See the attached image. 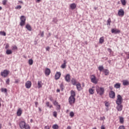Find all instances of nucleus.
Segmentation results:
<instances>
[{"label": "nucleus", "mask_w": 129, "mask_h": 129, "mask_svg": "<svg viewBox=\"0 0 129 129\" xmlns=\"http://www.w3.org/2000/svg\"><path fill=\"white\" fill-rule=\"evenodd\" d=\"M96 91L97 94H99L100 96H102V95L104 94V92L105 91L104 88L99 86L96 87Z\"/></svg>", "instance_id": "1"}, {"label": "nucleus", "mask_w": 129, "mask_h": 129, "mask_svg": "<svg viewBox=\"0 0 129 129\" xmlns=\"http://www.w3.org/2000/svg\"><path fill=\"white\" fill-rule=\"evenodd\" d=\"M90 80L94 84H97L98 83L99 80L96 78L94 75H92L90 76Z\"/></svg>", "instance_id": "2"}, {"label": "nucleus", "mask_w": 129, "mask_h": 129, "mask_svg": "<svg viewBox=\"0 0 129 129\" xmlns=\"http://www.w3.org/2000/svg\"><path fill=\"white\" fill-rule=\"evenodd\" d=\"M9 74H10V71L8 70H5L1 72V75L2 76V77L6 78V77H8V76H9Z\"/></svg>", "instance_id": "3"}, {"label": "nucleus", "mask_w": 129, "mask_h": 129, "mask_svg": "<svg viewBox=\"0 0 129 129\" xmlns=\"http://www.w3.org/2000/svg\"><path fill=\"white\" fill-rule=\"evenodd\" d=\"M20 21V26H21V27H23V26H25V24H26V17H25L24 16H21Z\"/></svg>", "instance_id": "4"}, {"label": "nucleus", "mask_w": 129, "mask_h": 129, "mask_svg": "<svg viewBox=\"0 0 129 129\" xmlns=\"http://www.w3.org/2000/svg\"><path fill=\"white\" fill-rule=\"evenodd\" d=\"M122 97L120 95H118L117 96V100L116 101V104H121L123 101Z\"/></svg>", "instance_id": "5"}, {"label": "nucleus", "mask_w": 129, "mask_h": 129, "mask_svg": "<svg viewBox=\"0 0 129 129\" xmlns=\"http://www.w3.org/2000/svg\"><path fill=\"white\" fill-rule=\"evenodd\" d=\"M69 102L71 105H72L73 104L75 103V97H70L69 98Z\"/></svg>", "instance_id": "6"}, {"label": "nucleus", "mask_w": 129, "mask_h": 129, "mask_svg": "<svg viewBox=\"0 0 129 129\" xmlns=\"http://www.w3.org/2000/svg\"><path fill=\"white\" fill-rule=\"evenodd\" d=\"M27 124H26V121H21L19 123V126L21 129H24L25 128V126Z\"/></svg>", "instance_id": "7"}, {"label": "nucleus", "mask_w": 129, "mask_h": 129, "mask_svg": "<svg viewBox=\"0 0 129 129\" xmlns=\"http://www.w3.org/2000/svg\"><path fill=\"white\" fill-rule=\"evenodd\" d=\"M109 96L110 98L114 99L115 98V93L113 91H110L109 93Z\"/></svg>", "instance_id": "8"}, {"label": "nucleus", "mask_w": 129, "mask_h": 129, "mask_svg": "<svg viewBox=\"0 0 129 129\" xmlns=\"http://www.w3.org/2000/svg\"><path fill=\"white\" fill-rule=\"evenodd\" d=\"M118 15L119 16V17H121L124 16V11L123 9L119 10V11H118Z\"/></svg>", "instance_id": "9"}, {"label": "nucleus", "mask_w": 129, "mask_h": 129, "mask_svg": "<svg viewBox=\"0 0 129 129\" xmlns=\"http://www.w3.org/2000/svg\"><path fill=\"white\" fill-rule=\"evenodd\" d=\"M31 86H32V82L30 81H28L25 83V87L28 89L31 88Z\"/></svg>", "instance_id": "10"}, {"label": "nucleus", "mask_w": 129, "mask_h": 129, "mask_svg": "<svg viewBox=\"0 0 129 129\" xmlns=\"http://www.w3.org/2000/svg\"><path fill=\"white\" fill-rule=\"evenodd\" d=\"M61 77V73L57 72L55 75L54 78L55 80H58Z\"/></svg>", "instance_id": "11"}, {"label": "nucleus", "mask_w": 129, "mask_h": 129, "mask_svg": "<svg viewBox=\"0 0 129 129\" xmlns=\"http://www.w3.org/2000/svg\"><path fill=\"white\" fill-rule=\"evenodd\" d=\"M65 80L67 81V82H70L71 80V76H70V74H67L65 77Z\"/></svg>", "instance_id": "12"}, {"label": "nucleus", "mask_w": 129, "mask_h": 129, "mask_svg": "<svg viewBox=\"0 0 129 129\" xmlns=\"http://www.w3.org/2000/svg\"><path fill=\"white\" fill-rule=\"evenodd\" d=\"M44 73L46 76H49V75H50L51 74V70H50V69L46 68Z\"/></svg>", "instance_id": "13"}, {"label": "nucleus", "mask_w": 129, "mask_h": 129, "mask_svg": "<svg viewBox=\"0 0 129 129\" xmlns=\"http://www.w3.org/2000/svg\"><path fill=\"white\" fill-rule=\"evenodd\" d=\"M111 33L112 34H119V33H120V30L116 29H112L111 30Z\"/></svg>", "instance_id": "14"}, {"label": "nucleus", "mask_w": 129, "mask_h": 129, "mask_svg": "<svg viewBox=\"0 0 129 129\" xmlns=\"http://www.w3.org/2000/svg\"><path fill=\"white\" fill-rule=\"evenodd\" d=\"M117 106H116V109L118 110V111H121L122 110V107L123 106L121 105V104H117Z\"/></svg>", "instance_id": "15"}, {"label": "nucleus", "mask_w": 129, "mask_h": 129, "mask_svg": "<svg viewBox=\"0 0 129 129\" xmlns=\"http://www.w3.org/2000/svg\"><path fill=\"white\" fill-rule=\"evenodd\" d=\"M76 85L77 86V89L78 90V91H80L82 90V87H81V83H78Z\"/></svg>", "instance_id": "16"}, {"label": "nucleus", "mask_w": 129, "mask_h": 129, "mask_svg": "<svg viewBox=\"0 0 129 129\" xmlns=\"http://www.w3.org/2000/svg\"><path fill=\"white\" fill-rule=\"evenodd\" d=\"M94 88H95V87H92V88H90L89 89V92L90 94H94V91H95V90H94Z\"/></svg>", "instance_id": "17"}, {"label": "nucleus", "mask_w": 129, "mask_h": 129, "mask_svg": "<svg viewBox=\"0 0 129 129\" xmlns=\"http://www.w3.org/2000/svg\"><path fill=\"white\" fill-rule=\"evenodd\" d=\"M22 113L23 110L21 108H19L17 112L18 116H21V115H22Z\"/></svg>", "instance_id": "18"}, {"label": "nucleus", "mask_w": 129, "mask_h": 129, "mask_svg": "<svg viewBox=\"0 0 129 129\" xmlns=\"http://www.w3.org/2000/svg\"><path fill=\"white\" fill-rule=\"evenodd\" d=\"M70 7L72 10H75V9H76V4L75 3H73L70 5Z\"/></svg>", "instance_id": "19"}, {"label": "nucleus", "mask_w": 129, "mask_h": 129, "mask_svg": "<svg viewBox=\"0 0 129 129\" xmlns=\"http://www.w3.org/2000/svg\"><path fill=\"white\" fill-rule=\"evenodd\" d=\"M66 63H67V62L66 61V60H64L63 63L61 64L60 67V68H62V69H65V68H66Z\"/></svg>", "instance_id": "20"}, {"label": "nucleus", "mask_w": 129, "mask_h": 129, "mask_svg": "<svg viewBox=\"0 0 129 129\" xmlns=\"http://www.w3.org/2000/svg\"><path fill=\"white\" fill-rule=\"evenodd\" d=\"M122 84L124 86H126V85H129V82L127 80H123Z\"/></svg>", "instance_id": "21"}, {"label": "nucleus", "mask_w": 129, "mask_h": 129, "mask_svg": "<svg viewBox=\"0 0 129 129\" xmlns=\"http://www.w3.org/2000/svg\"><path fill=\"white\" fill-rule=\"evenodd\" d=\"M25 28L28 30V31H29L30 32L32 31V27H31V25H30V24H27Z\"/></svg>", "instance_id": "22"}, {"label": "nucleus", "mask_w": 129, "mask_h": 129, "mask_svg": "<svg viewBox=\"0 0 129 129\" xmlns=\"http://www.w3.org/2000/svg\"><path fill=\"white\" fill-rule=\"evenodd\" d=\"M103 72L104 73L105 75L106 76H107L108 75H109V71L108 70H107V69H104L103 71Z\"/></svg>", "instance_id": "23"}, {"label": "nucleus", "mask_w": 129, "mask_h": 129, "mask_svg": "<svg viewBox=\"0 0 129 129\" xmlns=\"http://www.w3.org/2000/svg\"><path fill=\"white\" fill-rule=\"evenodd\" d=\"M104 42V37L103 36L101 37L99 39V43L103 44Z\"/></svg>", "instance_id": "24"}, {"label": "nucleus", "mask_w": 129, "mask_h": 129, "mask_svg": "<svg viewBox=\"0 0 129 129\" xmlns=\"http://www.w3.org/2000/svg\"><path fill=\"white\" fill-rule=\"evenodd\" d=\"M71 97H75V96L76 95V94L75 93V91L72 90L71 92Z\"/></svg>", "instance_id": "25"}, {"label": "nucleus", "mask_w": 129, "mask_h": 129, "mask_svg": "<svg viewBox=\"0 0 129 129\" xmlns=\"http://www.w3.org/2000/svg\"><path fill=\"white\" fill-rule=\"evenodd\" d=\"M13 53V51L11 49H7L6 50V54L7 55H11V54Z\"/></svg>", "instance_id": "26"}, {"label": "nucleus", "mask_w": 129, "mask_h": 129, "mask_svg": "<svg viewBox=\"0 0 129 129\" xmlns=\"http://www.w3.org/2000/svg\"><path fill=\"white\" fill-rule=\"evenodd\" d=\"M115 88H116L117 89L118 88H120V83H116L114 85Z\"/></svg>", "instance_id": "27"}, {"label": "nucleus", "mask_w": 129, "mask_h": 129, "mask_svg": "<svg viewBox=\"0 0 129 129\" xmlns=\"http://www.w3.org/2000/svg\"><path fill=\"white\" fill-rule=\"evenodd\" d=\"M72 84H73V85H77V82H76V80H75V79H72Z\"/></svg>", "instance_id": "28"}, {"label": "nucleus", "mask_w": 129, "mask_h": 129, "mask_svg": "<svg viewBox=\"0 0 129 129\" xmlns=\"http://www.w3.org/2000/svg\"><path fill=\"white\" fill-rule=\"evenodd\" d=\"M52 128L53 129H58L59 128V126L57 124H53L52 125Z\"/></svg>", "instance_id": "29"}, {"label": "nucleus", "mask_w": 129, "mask_h": 129, "mask_svg": "<svg viewBox=\"0 0 129 129\" xmlns=\"http://www.w3.org/2000/svg\"><path fill=\"white\" fill-rule=\"evenodd\" d=\"M98 70L100 72L103 71L104 70V68H103V66H100L98 67Z\"/></svg>", "instance_id": "30"}, {"label": "nucleus", "mask_w": 129, "mask_h": 129, "mask_svg": "<svg viewBox=\"0 0 129 129\" xmlns=\"http://www.w3.org/2000/svg\"><path fill=\"white\" fill-rule=\"evenodd\" d=\"M38 88H42V81H39L38 82Z\"/></svg>", "instance_id": "31"}, {"label": "nucleus", "mask_w": 129, "mask_h": 129, "mask_svg": "<svg viewBox=\"0 0 129 129\" xmlns=\"http://www.w3.org/2000/svg\"><path fill=\"white\" fill-rule=\"evenodd\" d=\"M110 23H111V19H110V18H109L107 21V26H110Z\"/></svg>", "instance_id": "32"}, {"label": "nucleus", "mask_w": 129, "mask_h": 129, "mask_svg": "<svg viewBox=\"0 0 129 129\" xmlns=\"http://www.w3.org/2000/svg\"><path fill=\"white\" fill-rule=\"evenodd\" d=\"M1 91H2V92H5V93H7L8 89H7L6 88H1Z\"/></svg>", "instance_id": "33"}, {"label": "nucleus", "mask_w": 129, "mask_h": 129, "mask_svg": "<svg viewBox=\"0 0 129 129\" xmlns=\"http://www.w3.org/2000/svg\"><path fill=\"white\" fill-rule=\"evenodd\" d=\"M120 2L123 6L126 5V1L125 0H120Z\"/></svg>", "instance_id": "34"}, {"label": "nucleus", "mask_w": 129, "mask_h": 129, "mask_svg": "<svg viewBox=\"0 0 129 129\" xmlns=\"http://www.w3.org/2000/svg\"><path fill=\"white\" fill-rule=\"evenodd\" d=\"M0 35L1 36H6L7 34L5 31H0Z\"/></svg>", "instance_id": "35"}, {"label": "nucleus", "mask_w": 129, "mask_h": 129, "mask_svg": "<svg viewBox=\"0 0 129 129\" xmlns=\"http://www.w3.org/2000/svg\"><path fill=\"white\" fill-rule=\"evenodd\" d=\"M24 128L25 129H31V126H30V125H29V124H26V125H25Z\"/></svg>", "instance_id": "36"}, {"label": "nucleus", "mask_w": 129, "mask_h": 129, "mask_svg": "<svg viewBox=\"0 0 129 129\" xmlns=\"http://www.w3.org/2000/svg\"><path fill=\"white\" fill-rule=\"evenodd\" d=\"M7 3H8V0H3L2 2L3 6H6V5H7Z\"/></svg>", "instance_id": "37"}, {"label": "nucleus", "mask_w": 129, "mask_h": 129, "mask_svg": "<svg viewBox=\"0 0 129 129\" xmlns=\"http://www.w3.org/2000/svg\"><path fill=\"white\" fill-rule=\"evenodd\" d=\"M28 63H29V65H33V59H29L28 61Z\"/></svg>", "instance_id": "38"}, {"label": "nucleus", "mask_w": 129, "mask_h": 129, "mask_svg": "<svg viewBox=\"0 0 129 129\" xmlns=\"http://www.w3.org/2000/svg\"><path fill=\"white\" fill-rule=\"evenodd\" d=\"M16 10H21L22 9V6L18 5L15 7Z\"/></svg>", "instance_id": "39"}, {"label": "nucleus", "mask_w": 129, "mask_h": 129, "mask_svg": "<svg viewBox=\"0 0 129 129\" xmlns=\"http://www.w3.org/2000/svg\"><path fill=\"white\" fill-rule=\"evenodd\" d=\"M74 112L73 111H71L70 113V116H71V117H73L74 116Z\"/></svg>", "instance_id": "40"}, {"label": "nucleus", "mask_w": 129, "mask_h": 129, "mask_svg": "<svg viewBox=\"0 0 129 129\" xmlns=\"http://www.w3.org/2000/svg\"><path fill=\"white\" fill-rule=\"evenodd\" d=\"M53 104L54 105H57V106H58L59 107H60V105H59V104L57 102H56V101H54L53 102Z\"/></svg>", "instance_id": "41"}, {"label": "nucleus", "mask_w": 129, "mask_h": 129, "mask_svg": "<svg viewBox=\"0 0 129 129\" xmlns=\"http://www.w3.org/2000/svg\"><path fill=\"white\" fill-rule=\"evenodd\" d=\"M12 50H18V47H17V46L16 45L12 46Z\"/></svg>", "instance_id": "42"}, {"label": "nucleus", "mask_w": 129, "mask_h": 129, "mask_svg": "<svg viewBox=\"0 0 129 129\" xmlns=\"http://www.w3.org/2000/svg\"><path fill=\"white\" fill-rule=\"evenodd\" d=\"M119 121H120V123H122L123 122V118L120 117L119 118Z\"/></svg>", "instance_id": "43"}, {"label": "nucleus", "mask_w": 129, "mask_h": 129, "mask_svg": "<svg viewBox=\"0 0 129 129\" xmlns=\"http://www.w3.org/2000/svg\"><path fill=\"white\" fill-rule=\"evenodd\" d=\"M53 115L54 116V117H57V112L54 111Z\"/></svg>", "instance_id": "44"}, {"label": "nucleus", "mask_w": 129, "mask_h": 129, "mask_svg": "<svg viewBox=\"0 0 129 129\" xmlns=\"http://www.w3.org/2000/svg\"><path fill=\"white\" fill-rule=\"evenodd\" d=\"M6 84H8V85H10V79H8L6 80Z\"/></svg>", "instance_id": "45"}, {"label": "nucleus", "mask_w": 129, "mask_h": 129, "mask_svg": "<svg viewBox=\"0 0 129 129\" xmlns=\"http://www.w3.org/2000/svg\"><path fill=\"white\" fill-rule=\"evenodd\" d=\"M118 129H125L124 126H123V125H120V126H119V127H118Z\"/></svg>", "instance_id": "46"}, {"label": "nucleus", "mask_w": 129, "mask_h": 129, "mask_svg": "<svg viewBox=\"0 0 129 129\" xmlns=\"http://www.w3.org/2000/svg\"><path fill=\"white\" fill-rule=\"evenodd\" d=\"M49 100H50V101H54V99L52 97V96H50L49 97Z\"/></svg>", "instance_id": "47"}, {"label": "nucleus", "mask_w": 129, "mask_h": 129, "mask_svg": "<svg viewBox=\"0 0 129 129\" xmlns=\"http://www.w3.org/2000/svg\"><path fill=\"white\" fill-rule=\"evenodd\" d=\"M105 105L106 106V107H108V106H109V104H108V102H105Z\"/></svg>", "instance_id": "48"}, {"label": "nucleus", "mask_w": 129, "mask_h": 129, "mask_svg": "<svg viewBox=\"0 0 129 129\" xmlns=\"http://www.w3.org/2000/svg\"><path fill=\"white\" fill-rule=\"evenodd\" d=\"M10 47V45L9 44H7L5 46V49H9V47Z\"/></svg>", "instance_id": "49"}, {"label": "nucleus", "mask_w": 129, "mask_h": 129, "mask_svg": "<svg viewBox=\"0 0 129 129\" xmlns=\"http://www.w3.org/2000/svg\"><path fill=\"white\" fill-rule=\"evenodd\" d=\"M46 105H47V107H49V106H50V103L49 102H46Z\"/></svg>", "instance_id": "50"}, {"label": "nucleus", "mask_w": 129, "mask_h": 129, "mask_svg": "<svg viewBox=\"0 0 129 129\" xmlns=\"http://www.w3.org/2000/svg\"><path fill=\"white\" fill-rule=\"evenodd\" d=\"M44 129H50V126L48 125L45 126Z\"/></svg>", "instance_id": "51"}, {"label": "nucleus", "mask_w": 129, "mask_h": 129, "mask_svg": "<svg viewBox=\"0 0 129 129\" xmlns=\"http://www.w3.org/2000/svg\"><path fill=\"white\" fill-rule=\"evenodd\" d=\"M100 119L101 120H104V119H105V117H104V116L101 117Z\"/></svg>", "instance_id": "52"}, {"label": "nucleus", "mask_w": 129, "mask_h": 129, "mask_svg": "<svg viewBox=\"0 0 129 129\" xmlns=\"http://www.w3.org/2000/svg\"><path fill=\"white\" fill-rule=\"evenodd\" d=\"M108 51L109 52V53H111L112 52V50L110 48H108Z\"/></svg>", "instance_id": "53"}, {"label": "nucleus", "mask_w": 129, "mask_h": 129, "mask_svg": "<svg viewBox=\"0 0 129 129\" xmlns=\"http://www.w3.org/2000/svg\"><path fill=\"white\" fill-rule=\"evenodd\" d=\"M101 129H105V126L104 125H102L101 126Z\"/></svg>", "instance_id": "54"}, {"label": "nucleus", "mask_w": 129, "mask_h": 129, "mask_svg": "<svg viewBox=\"0 0 129 129\" xmlns=\"http://www.w3.org/2000/svg\"><path fill=\"white\" fill-rule=\"evenodd\" d=\"M41 37H44V31H43L41 33Z\"/></svg>", "instance_id": "55"}, {"label": "nucleus", "mask_w": 129, "mask_h": 129, "mask_svg": "<svg viewBox=\"0 0 129 129\" xmlns=\"http://www.w3.org/2000/svg\"><path fill=\"white\" fill-rule=\"evenodd\" d=\"M126 55H127V59H129V52L126 53Z\"/></svg>", "instance_id": "56"}, {"label": "nucleus", "mask_w": 129, "mask_h": 129, "mask_svg": "<svg viewBox=\"0 0 129 129\" xmlns=\"http://www.w3.org/2000/svg\"><path fill=\"white\" fill-rule=\"evenodd\" d=\"M19 82H20V80H15V83H19Z\"/></svg>", "instance_id": "57"}, {"label": "nucleus", "mask_w": 129, "mask_h": 129, "mask_svg": "<svg viewBox=\"0 0 129 129\" xmlns=\"http://www.w3.org/2000/svg\"><path fill=\"white\" fill-rule=\"evenodd\" d=\"M46 51H49L50 50V47L48 46L47 47H46Z\"/></svg>", "instance_id": "58"}, {"label": "nucleus", "mask_w": 129, "mask_h": 129, "mask_svg": "<svg viewBox=\"0 0 129 129\" xmlns=\"http://www.w3.org/2000/svg\"><path fill=\"white\" fill-rule=\"evenodd\" d=\"M2 98H0V107L2 106Z\"/></svg>", "instance_id": "59"}, {"label": "nucleus", "mask_w": 129, "mask_h": 129, "mask_svg": "<svg viewBox=\"0 0 129 129\" xmlns=\"http://www.w3.org/2000/svg\"><path fill=\"white\" fill-rule=\"evenodd\" d=\"M48 107H49V108H52V107H53V105H50Z\"/></svg>", "instance_id": "60"}, {"label": "nucleus", "mask_w": 129, "mask_h": 129, "mask_svg": "<svg viewBox=\"0 0 129 129\" xmlns=\"http://www.w3.org/2000/svg\"><path fill=\"white\" fill-rule=\"evenodd\" d=\"M67 129H71V126H68L67 127Z\"/></svg>", "instance_id": "61"}, {"label": "nucleus", "mask_w": 129, "mask_h": 129, "mask_svg": "<svg viewBox=\"0 0 129 129\" xmlns=\"http://www.w3.org/2000/svg\"><path fill=\"white\" fill-rule=\"evenodd\" d=\"M109 89H110V90H112V89H113L112 87H109Z\"/></svg>", "instance_id": "62"}, {"label": "nucleus", "mask_w": 129, "mask_h": 129, "mask_svg": "<svg viewBox=\"0 0 129 129\" xmlns=\"http://www.w3.org/2000/svg\"><path fill=\"white\" fill-rule=\"evenodd\" d=\"M41 2V0H36V3H40Z\"/></svg>", "instance_id": "63"}, {"label": "nucleus", "mask_w": 129, "mask_h": 129, "mask_svg": "<svg viewBox=\"0 0 129 129\" xmlns=\"http://www.w3.org/2000/svg\"><path fill=\"white\" fill-rule=\"evenodd\" d=\"M56 91H57V92H60V90H59V89H57V90H56Z\"/></svg>", "instance_id": "64"}]
</instances>
